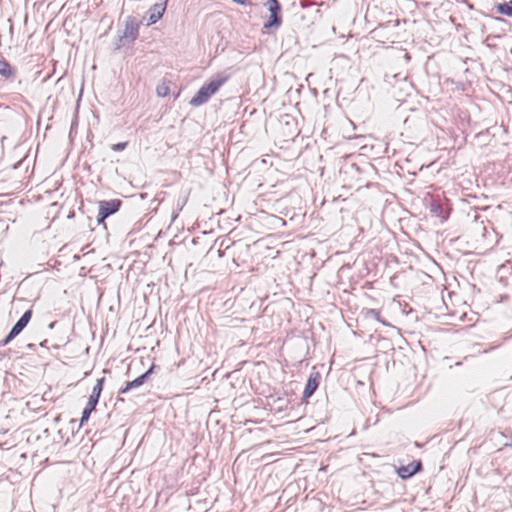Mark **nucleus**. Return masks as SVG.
I'll return each mask as SVG.
<instances>
[{
  "label": "nucleus",
  "instance_id": "obj_1",
  "mask_svg": "<svg viewBox=\"0 0 512 512\" xmlns=\"http://www.w3.org/2000/svg\"><path fill=\"white\" fill-rule=\"evenodd\" d=\"M226 82V78H221L215 81L209 82L207 85L202 86L194 97L191 98L189 104L193 107L200 106L208 101L218 89Z\"/></svg>",
  "mask_w": 512,
  "mask_h": 512
},
{
  "label": "nucleus",
  "instance_id": "obj_2",
  "mask_svg": "<svg viewBox=\"0 0 512 512\" xmlns=\"http://www.w3.org/2000/svg\"><path fill=\"white\" fill-rule=\"evenodd\" d=\"M139 22L131 17H129L125 22V27L123 33L120 37V40H125L128 42H132L136 39L138 35Z\"/></svg>",
  "mask_w": 512,
  "mask_h": 512
},
{
  "label": "nucleus",
  "instance_id": "obj_3",
  "mask_svg": "<svg viewBox=\"0 0 512 512\" xmlns=\"http://www.w3.org/2000/svg\"><path fill=\"white\" fill-rule=\"evenodd\" d=\"M266 6L270 11L271 16L270 21L265 24V28H270L272 26L278 27L280 25V19L278 18L280 7L277 0H267Z\"/></svg>",
  "mask_w": 512,
  "mask_h": 512
},
{
  "label": "nucleus",
  "instance_id": "obj_4",
  "mask_svg": "<svg viewBox=\"0 0 512 512\" xmlns=\"http://www.w3.org/2000/svg\"><path fill=\"white\" fill-rule=\"evenodd\" d=\"M120 204L121 203L118 199L102 201L99 204V212H101L104 217H109L110 215L116 213L119 210Z\"/></svg>",
  "mask_w": 512,
  "mask_h": 512
},
{
  "label": "nucleus",
  "instance_id": "obj_5",
  "mask_svg": "<svg viewBox=\"0 0 512 512\" xmlns=\"http://www.w3.org/2000/svg\"><path fill=\"white\" fill-rule=\"evenodd\" d=\"M31 318V311H26L21 318L16 322V324L12 327L9 332L8 339H12L17 336L28 324Z\"/></svg>",
  "mask_w": 512,
  "mask_h": 512
},
{
  "label": "nucleus",
  "instance_id": "obj_6",
  "mask_svg": "<svg viewBox=\"0 0 512 512\" xmlns=\"http://www.w3.org/2000/svg\"><path fill=\"white\" fill-rule=\"evenodd\" d=\"M420 469H421V463L419 461L412 462L406 466H401L397 470V474L399 477L406 479V478H409V477L413 476L414 474H416Z\"/></svg>",
  "mask_w": 512,
  "mask_h": 512
},
{
  "label": "nucleus",
  "instance_id": "obj_7",
  "mask_svg": "<svg viewBox=\"0 0 512 512\" xmlns=\"http://www.w3.org/2000/svg\"><path fill=\"white\" fill-rule=\"evenodd\" d=\"M165 10H166V3L160 4V5H158V4L154 5L151 13L149 15L148 25H153V24L157 23L158 21H160L161 18L163 17Z\"/></svg>",
  "mask_w": 512,
  "mask_h": 512
},
{
  "label": "nucleus",
  "instance_id": "obj_8",
  "mask_svg": "<svg viewBox=\"0 0 512 512\" xmlns=\"http://www.w3.org/2000/svg\"><path fill=\"white\" fill-rule=\"evenodd\" d=\"M318 379H319L318 373H314V374L310 375V377L307 380V384H306V387L304 390V398L310 397L315 392V390L317 389V386H318Z\"/></svg>",
  "mask_w": 512,
  "mask_h": 512
},
{
  "label": "nucleus",
  "instance_id": "obj_9",
  "mask_svg": "<svg viewBox=\"0 0 512 512\" xmlns=\"http://www.w3.org/2000/svg\"><path fill=\"white\" fill-rule=\"evenodd\" d=\"M154 366L152 365L144 374L135 378L133 381L129 382V387H138L143 384L145 378L152 373Z\"/></svg>",
  "mask_w": 512,
  "mask_h": 512
},
{
  "label": "nucleus",
  "instance_id": "obj_10",
  "mask_svg": "<svg viewBox=\"0 0 512 512\" xmlns=\"http://www.w3.org/2000/svg\"><path fill=\"white\" fill-rule=\"evenodd\" d=\"M0 75L10 78L14 75V72L11 68V66L6 62L1 60L0 61Z\"/></svg>",
  "mask_w": 512,
  "mask_h": 512
},
{
  "label": "nucleus",
  "instance_id": "obj_11",
  "mask_svg": "<svg viewBox=\"0 0 512 512\" xmlns=\"http://www.w3.org/2000/svg\"><path fill=\"white\" fill-rule=\"evenodd\" d=\"M498 11L501 14L512 16V1L498 6Z\"/></svg>",
  "mask_w": 512,
  "mask_h": 512
},
{
  "label": "nucleus",
  "instance_id": "obj_12",
  "mask_svg": "<svg viewBox=\"0 0 512 512\" xmlns=\"http://www.w3.org/2000/svg\"><path fill=\"white\" fill-rule=\"evenodd\" d=\"M156 93L159 97H165L169 93V87L166 83H162L157 86Z\"/></svg>",
  "mask_w": 512,
  "mask_h": 512
},
{
  "label": "nucleus",
  "instance_id": "obj_13",
  "mask_svg": "<svg viewBox=\"0 0 512 512\" xmlns=\"http://www.w3.org/2000/svg\"><path fill=\"white\" fill-rule=\"evenodd\" d=\"M104 378H101L97 381V384L94 386L91 395H95L96 397H100L102 386H103Z\"/></svg>",
  "mask_w": 512,
  "mask_h": 512
},
{
  "label": "nucleus",
  "instance_id": "obj_14",
  "mask_svg": "<svg viewBox=\"0 0 512 512\" xmlns=\"http://www.w3.org/2000/svg\"><path fill=\"white\" fill-rule=\"evenodd\" d=\"M98 400L99 398L96 397V394L95 395H90L89 399H88V403H87V408L91 409V410H94L97 403H98Z\"/></svg>",
  "mask_w": 512,
  "mask_h": 512
},
{
  "label": "nucleus",
  "instance_id": "obj_15",
  "mask_svg": "<svg viewBox=\"0 0 512 512\" xmlns=\"http://www.w3.org/2000/svg\"><path fill=\"white\" fill-rule=\"evenodd\" d=\"M93 410L89 409V408H85L82 412V417H81V420H80V426H83L84 423L89 419L90 417V414L92 413Z\"/></svg>",
  "mask_w": 512,
  "mask_h": 512
},
{
  "label": "nucleus",
  "instance_id": "obj_16",
  "mask_svg": "<svg viewBox=\"0 0 512 512\" xmlns=\"http://www.w3.org/2000/svg\"><path fill=\"white\" fill-rule=\"evenodd\" d=\"M124 147H125V143H118V144L113 145L112 149L113 150H122V149H124Z\"/></svg>",
  "mask_w": 512,
  "mask_h": 512
},
{
  "label": "nucleus",
  "instance_id": "obj_17",
  "mask_svg": "<svg viewBox=\"0 0 512 512\" xmlns=\"http://www.w3.org/2000/svg\"><path fill=\"white\" fill-rule=\"evenodd\" d=\"M107 217H104L103 214L101 212H98V219H97V223L98 224H102L104 223V220L106 219Z\"/></svg>",
  "mask_w": 512,
  "mask_h": 512
},
{
  "label": "nucleus",
  "instance_id": "obj_18",
  "mask_svg": "<svg viewBox=\"0 0 512 512\" xmlns=\"http://www.w3.org/2000/svg\"><path fill=\"white\" fill-rule=\"evenodd\" d=\"M132 388H133V387H129V383H128V384L126 385V387H125V388H123V389L121 390V393H123V394H124V393H127V392H128L130 389H132Z\"/></svg>",
  "mask_w": 512,
  "mask_h": 512
},
{
  "label": "nucleus",
  "instance_id": "obj_19",
  "mask_svg": "<svg viewBox=\"0 0 512 512\" xmlns=\"http://www.w3.org/2000/svg\"><path fill=\"white\" fill-rule=\"evenodd\" d=\"M510 446L512 447V444H510Z\"/></svg>",
  "mask_w": 512,
  "mask_h": 512
}]
</instances>
